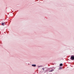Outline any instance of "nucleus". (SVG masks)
<instances>
[{
  "instance_id": "1",
  "label": "nucleus",
  "mask_w": 74,
  "mask_h": 74,
  "mask_svg": "<svg viewBox=\"0 0 74 74\" xmlns=\"http://www.w3.org/2000/svg\"><path fill=\"white\" fill-rule=\"evenodd\" d=\"M48 70L49 71V72H52V71H53L54 70L52 69V68H49L48 69Z\"/></svg>"
},
{
  "instance_id": "2",
  "label": "nucleus",
  "mask_w": 74,
  "mask_h": 74,
  "mask_svg": "<svg viewBox=\"0 0 74 74\" xmlns=\"http://www.w3.org/2000/svg\"><path fill=\"white\" fill-rule=\"evenodd\" d=\"M70 59L72 60H74V56H71V57Z\"/></svg>"
},
{
  "instance_id": "3",
  "label": "nucleus",
  "mask_w": 74,
  "mask_h": 74,
  "mask_svg": "<svg viewBox=\"0 0 74 74\" xmlns=\"http://www.w3.org/2000/svg\"><path fill=\"white\" fill-rule=\"evenodd\" d=\"M32 66H33V67H36V65L35 64H32Z\"/></svg>"
},
{
  "instance_id": "4",
  "label": "nucleus",
  "mask_w": 74,
  "mask_h": 74,
  "mask_svg": "<svg viewBox=\"0 0 74 74\" xmlns=\"http://www.w3.org/2000/svg\"><path fill=\"white\" fill-rule=\"evenodd\" d=\"M63 66V64H60V66Z\"/></svg>"
},
{
  "instance_id": "5",
  "label": "nucleus",
  "mask_w": 74,
  "mask_h": 74,
  "mask_svg": "<svg viewBox=\"0 0 74 74\" xmlns=\"http://www.w3.org/2000/svg\"><path fill=\"white\" fill-rule=\"evenodd\" d=\"M5 24V23H2V25H5V24Z\"/></svg>"
},
{
  "instance_id": "6",
  "label": "nucleus",
  "mask_w": 74,
  "mask_h": 74,
  "mask_svg": "<svg viewBox=\"0 0 74 74\" xmlns=\"http://www.w3.org/2000/svg\"><path fill=\"white\" fill-rule=\"evenodd\" d=\"M42 69L43 70V71H44V68H42Z\"/></svg>"
}]
</instances>
